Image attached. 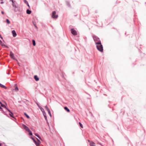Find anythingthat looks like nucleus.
<instances>
[{
    "instance_id": "1",
    "label": "nucleus",
    "mask_w": 146,
    "mask_h": 146,
    "mask_svg": "<svg viewBox=\"0 0 146 146\" xmlns=\"http://www.w3.org/2000/svg\"><path fill=\"white\" fill-rule=\"evenodd\" d=\"M93 39L96 45V48L98 50L101 52L103 51V47L101 44L100 38L96 36H94Z\"/></svg>"
},
{
    "instance_id": "2",
    "label": "nucleus",
    "mask_w": 146,
    "mask_h": 146,
    "mask_svg": "<svg viewBox=\"0 0 146 146\" xmlns=\"http://www.w3.org/2000/svg\"><path fill=\"white\" fill-rule=\"evenodd\" d=\"M19 6L18 4H17L13 7V9L15 12H17L19 10Z\"/></svg>"
},
{
    "instance_id": "3",
    "label": "nucleus",
    "mask_w": 146,
    "mask_h": 146,
    "mask_svg": "<svg viewBox=\"0 0 146 146\" xmlns=\"http://www.w3.org/2000/svg\"><path fill=\"white\" fill-rule=\"evenodd\" d=\"M56 12L55 11H53L52 13V17L53 19H56L58 17V15H56Z\"/></svg>"
},
{
    "instance_id": "4",
    "label": "nucleus",
    "mask_w": 146,
    "mask_h": 146,
    "mask_svg": "<svg viewBox=\"0 0 146 146\" xmlns=\"http://www.w3.org/2000/svg\"><path fill=\"white\" fill-rule=\"evenodd\" d=\"M71 32L72 34L74 35H76L77 34L76 31L74 29H71Z\"/></svg>"
},
{
    "instance_id": "5",
    "label": "nucleus",
    "mask_w": 146,
    "mask_h": 146,
    "mask_svg": "<svg viewBox=\"0 0 146 146\" xmlns=\"http://www.w3.org/2000/svg\"><path fill=\"white\" fill-rule=\"evenodd\" d=\"M10 55L11 58L13 59L14 60H17L15 58L14 54L11 51L10 52Z\"/></svg>"
},
{
    "instance_id": "6",
    "label": "nucleus",
    "mask_w": 146,
    "mask_h": 146,
    "mask_svg": "<svg viewBox=\"0 0 146 146\" xmlns=\"http://www.w3.org/2000/svg\"><path fill=\"white\" fill-rule=\"evenodd\" d=\"M23 126L24 129L27 131H28L30 129L27 127L26 125L24 124L23 125Z\"/></svg>"
},
{
    "instance_id": "7",
    "label": "nucleus",
    "mask_w": 146,
    "mask_h": 146,
    "mask_svg": "<svg viewBox=\"0 0 146 146\" xmlns=\"http://www.w3.org/2000/svg\"><path fill=\"white\" fill-rule=\"evenodd\" d=\"M37 141H36V142H34L36 146H39L40 142L38 139L37 138Z\"/></svg>"
},
{
    "instance_id": "8",
    "label": "nucleus",
    "mask_w": 146,
    "mask_h": 146,
    "mask_svg": "<svg viewBox=\"0 0 146 146\" xmlns=\"http://www.w3.org/2000/svg\"><path fill=\"white\" fill-rule=\"evenodd\" d=\"M12 33L14 37H15L17 35V33L15 30H14L12 31Z\"/></svg>"
},
{
    "instance_id": "9",
    "label": "nucleus",
    "mask_w": 146,
    "mask_h": 146,
    "mask_svg": "<svg viewBox=\"0 0 146 146\" xmlns=\"http://www.w3.org/2000/svg\"><path fill=\"white\" fill-rule=\"evenodd\" d=\"M0 87H1L4 88V89H6L7 88L5 85H3L2 84L0 83Z\"/></svg>"
},
{
    "instance_id": "10",
    "label": "nucleus",
    "mask_w": 146,
    "mask_h": 146,
    "mask_svg": "<svg viewBox=\"0 0 146 146\" xmlns=\"http://www.w3.org/2000/svg\"><path fill=\"white\" fill-rule=\"evenodd\" d=\"M38 107L39 108L41 111L43 113L45 112L44 110V109L40 106H38Z\"/></svg>"
},
{
    "instance_id": "11",
    "label": "nucleus",
    "mask_w": 146,
    "mask_h": 146,
    "mask_svg": "<svg viewBox=\"0 0 146 146\" xmlns=\"http://www.w3.org/2000/svg\"><path fill=\"white\" fill-rule=\"evenodd\" d=\"M34 78L36 81H38L39 80V79L37 75H35Z\"/></svg>"
},
{
    "instance_id": "12",
    "label": "nucleus",
    "mask_w": 146,
    "mask_h": 146,
    "mask_svg": "<svg viewBox=\"0 0 146 146\" xmlns=\"http://www.w3.org/2000/svg\"><path fill=\"white\" fill-rule=\"evenodd\" d=\"M66 4L69 7H71V5L70 3L68 2V1H66Z\"/></svg>"
},
{
    "instance_id": "13",
    "label": "nucleus",
    "mask_w": 146,
    "mask_h": 146,
    "mask_svg": "<svg viewBox=\"0 0 146 146\" xmlns=\"http://www.w3.org/2000/svg\"><path fill=\"white\" fill-rule=\"evenodd\" d=\"M26 12H27V13L28 14H30L31 13V10H29V9H27V10Z\"/></svg>"
},
{
    "instance_id": "14",
    "label": "nucleus",
    "mask_w": 146,
    "mask_h": 146,
    "mask_svg": "<svg viewBox=\"0 0 146 146\" xmlns=\"http://www.w3.org/2000/svg\"><path fill=\"white\" fill-rule=\"evenodd\" d=\"M90 146H96L95 143L93 142H90Z\"/></svg>"
},
{
    "instance_id": "15",
    "label": "nucleus",
    "mask_w": 146,
    "mask_h": 146,
    "mask_svg": "<svg viewBox=\"0 0 146 146\" xmlns=\"http://www.w3.org/2000/svg\"><path fill=\"white\" fill-rule=\"evenodd\" d=\"M43 115H44V117L45 120H46L47 121V117L46 115V113L45 112H44V113H43Z\"/></svg>"
},
{
    "instance_id": "16",
    "label": "nucleus",
    "mask_w": 146,
    "mask_h": 146,
    "mask_svg": "<svg viewBox=\"0 0 146 146\" xmlns=\"http://www.w3.org/2000/svg\"><path fill=\"white\" fill-rule=\"evenodd\" d=\"M64 109L65 110H66L68 112H69L70 111V110L66 107H64Z\"/></svg>"
},
{
    "instance_id": "17",
    "label": "nucleus",
    "mask_w": 146,
    "mask_h": 146,
    "mask_svg": "<svg viewBox=\"0 0 146 146\" xmlns=\"http://www.w3.org/2000/svg\"><path fill=\"white\" fill-rule=\"evenodd\" d=\"M47 111L48 113L49 114V115L50 117H51L52 116V115H51V113L49 109L48 110H47Z\"/></svg>"
},
{
    "instance_id": "18",
    "label": "nucleus",
    "mask_w": 146,
    "mask_h": 146,
    "mask_svg": "<svg viewBox=\"0 0 146 146\" xmlns=\"http://www.w3.org/2000/svg\"><path fill=\"white\" fill-rule=\"evenodd\" d=\"M17 4H18L17 3H16L15 1L14 2L12 3V5L13 7L14 6H15Z\"/></svg>"
},
{
    "instance_id": "19",
    "label": "nucleus",
    "mask_w": 146,
    "mask_h": 146,
    "mask_svg": "<svg viewBox=\"0 0 146 146\" xmlns=\"http://www.w3.org/2000/svg\"><path fill=\"white\" fill-rule=\"evenodd\" d=\"M13 90L15 91L16 92H17L19 90L17 86H16L15 88Z\"/></svg>"
},
{
    "instance_id": "20",
    "label": "nucleus",
    "mask_w": 146,
    "mask_h": 146,
    "mask_svg": "<svg viewBox=\"0 0 146 146\" xmlns=\"http://www.w3.org/2000/svg\"><path fill=\"white\" fill-rule=\"evenodd\" d=\"M0 104H1V106L2 107H4V108H5V109L7 108L3 104L0 102Z\"/></svg>"
},
{
    "instance_id": "21",
    "label": "nucleus",
    "mask_w": 146,
    "mask_h": 146,
    "mask_svg": "<svg viewBox=\"0 0 146 146\" xmlns=\"http://www.w3.org/2000/svg\"><path fill=\"white\" fill-rule=\"evenodd\" d=\"M33 44V46H35L36 45V42L35 40H32Z\"/></svg>"
},
{
    "instance_id": "22",
    "label": "nucleus",
    "mask_w": 146,
    "mask_h": 146,
    "mask_svg": "<svg viewBox=\"0 0 146 146\" xmlns=\"http://www.w3.org/2000/svg\"><path fill=\"white\" fill-rule=\"evenodd\" d=\"M28 132L29 133V134L30 135H33L32 131L30 130Z\"/></svg>"
},
{
    "instance_id": "23",
    "label": "nucleus",
    "mask_w": 146,
    "mask_h": 146,
    "mask_svg": "<svg viewBox=\"0 0 146 146\" xmlns=\"http://www.w3.org/2000/svg\"><path fill=\"white\" fill-rule=\"evenodd\" d=\"M24 114L26 116L27 118L28 119L30 118V117L26 113H25Z\"/></svg>"
},
{
    "instance_id": "24",
    "label": "nucleus",
    "mask_w": 146,
    "mask_h": 146,
    "mask_svg": "<svg viewBox=\"0 0 146 146\" xmlns=\"http://www.w3.org/2000/svg\"><path fill=\"white\" fill-rule=\"evenodd\" d=\"M6 109L9 112H10V113H11V114H12V115H13V113L10 110H9L7 108H6Z\"/></svg>"
},
{
    "instance_id": "25",
    "label": "nucleus",
    "mask_w": 146,
    "mask_h": 146,
    "mask_svg": "<svg viewBox=\"0 0 146 146\" xmlns=\"http://www.w3.org/2000/svg\"><path fill=\"white\" fill-rule=\"evenodd\" d=\"M6 22L7 23H8V24L10 23V22L8 19H6Z\"/></svg>"
},
{
    "instance_id": "26",
    "label": "nucleus",
    "mask_w": 146,
    "mask_h": 146,
    "mask_svg": "<svg viewBox=\"0 0 146 146\" xmlns=\"http://www.w3.org/2000/svg\"><path fill=\"white\" fill-rule=\"evenodd\" d=\"M1 45L2 46H5L7 48H8V47H9L8 46L5 45V44H1Z\"/></svg>"
},
{
    "instance_id": "27",
    "label": "nucleus",
    "mask_w": 146,
    "mask_h": 146,
    "mask_svg": "<svg viewBox=\"0 0 146 146\" xmlns=\"http://www.w3.org/2000/svg\"><path fill=\"white\" fill-rule=\"evenodd\" d=\"M79 125H80V127L82 128H83V125H82L81 123L80 122H79Z\"/></svg>"
},
{
    "instance_id": "28",
    "label": "nucleus",
    "mask_w": 146,
    "mask_h": 146,
    "mask_svg": "<svg viewBox=\"0 0 146 146\" xmlns=\"http://www.w3.org/2000/svg\"><path fill=\"white\" fill-rule=\"evenodd\" d=\"M31 138L32 139L34 142H36V140L35 139L32 137H31Z\"/></svg>"
},
{
    "instance_id": "29",
    "label": "nucleus",
    "mask_w": 146,
    "mask_h": 146,
    "mask_svg": "<svg viewBox=\"0 0 146 146\" xmlns=\"http://www.w3.org/2000/svg\"><path fill=\"white\" fill-rule=\"evenodd\" d=\"M45 107L46 110L49 109L47 106H45Z\"/></svg>"
},
{
    "instance_id": "30",
    "label": "nucleus",
    "mask_w": 146,
    "mask_h": 146,
    "mask_svg": "<svg viewBox=\"0 0 146 146\" xmlns=\"http://www.w3.org/2000/svg\"><path fill=\"white\" fill-rule=\"evenodd\" d=\"M13 115H12V114H11V113H10L9 114V115L11 116V117H12L14 118V117L13 116Z\"/></svg>"
},
{
    "instance_id": "31",
    "label": "nucleus",
    "mask_w": 146,
    "mask_h": 146,
    "mask_svg": "<svg viewBox=\"0 0 146 146\" xmlns=\"http://www.w3.org/2000/svg\"><path fill=\"white\" fill-rule=\"evenodd\" d=\"M24 2L25 3H27V1L26 0H23Z\"/></svg>"
},
{
    "instance_id": "32",
    "label": "nucleus",
    "mask_w": 146,
    "mask_h": 146,
    "mask_svg": "<svg viewBox=\"0 0 146 146\" xmlns=\"http://www.w3.org/2000/svg\"><path fill=\"white\" fill-rule=\"evenodd\" d=\"M11 1L12 2V3L14 2L15 1H14L13 0H10L9 1Z\"/></svg>"
},
{
    "instance_id": "33",
    "label": "nucleus",
    "mask_w": 146,
    "mask_h": 146,
    "mask_svg": "<svg viewBox=\"0 0 146 146\" xmlns=\"http://www.w3.org/2000/svg\"><path fill=\"white\" fill-rule=\"evenodd\" d=\"M26 4L27 5V6H28V7H30L29 5V3H28V2H27V3H26Z\"/></svg>"
},
{
    "instance_id": "34",
    "label": "nucleus",
    "mask_w": 146,
    "mask_h": 146,
    "mask_svg": "<svg viewBox=\"0 0 146 146\" xmlns=\"http://www.w3.org/2000/svg\"><path fill=\"white\" fill-rule=\"evenodd\" d=\"M35 135L37 137H39V135L38 134H36V133H35Z\"/></svg>"
},
{
    "instance_id": "35",
    "label": "nucleus",
    "mask_w": 146,
    "mask_h": 146,
    "mask_svg": "<svg viewBox=\"0 0 146 146\" xmlns=\"http://www.w3.org/2000/svg\"><path fill=\"white\" fill-rule=\"evenodd\" d=\"M2 41L0 40V44H2Z\"/></svg>"
},
{
    "instance_id": "36",
    "label": "nucleus",
    "mask_w": 146,
    "mask_h": 146,
    "mask_svg": "<svg viewBox=\"0 0 146 146\" xmlns=\"http://www.w3.org/2000/svg\"><path fill=\"white\" fill-rule=\"evenodd\" d=\"M38 137L41 140H42V139L39 136Z\"/></svg>"
},
{
    "instance_id": "37",
    "label": "nucleus",
    "mask_w": 146,
    "mask_h": 146,
    "mask_svg": "<svg viewBox=\"0 0 146 146\" xmlns=\"http://www.w3.org/2000/svg\"><path fill=\"white\" fill-rule=\"evenodd\" d=\"M1 13L3 14H4V12L3 11H1Z\"/></svg>"
},
{
    "instance_id": "38",
    "label": "nucleus",
    "mask_w": 146,
    "mask_h": 146,
    "mask_svg": "<svg viewBox=\"0 0 146 146\" xmlns=\"http://www.w3.org/2000/svg\"><path fill=\"white\" fill-rule=\"evenodd\" d=\"M0 38H1V39H3V38L2 37V36H1V35H0Z\"/></svg>"
},
{
    "instance_id": "39",
    "label": "nucleus",
    "mask_w": 146,
    "mask_h": 146,
    "mask_svg": "<svg viewBox=\"0 0 146 146\" xmlns=\"http://www.w3.org/2000/svg\"><path fill=\"white\" fill-rule=\"evenodd\" d=\"M88 142H89L90 143V142H91L90 141V140H88Z\"/></svg>"
},
{
    "instance_id": "40",
    "label": "nucleus",
    "mask_w": 146,
    "mask_h": 146,
    "mask_svg": "<svg viewBox=\"0 0 146 146\" xmlns=\"http://www.w3.org/2000/svg\"><path fill=\"white\" fill-rule=\"evenodd\" d=\"M1 4H3V1H1Z\"/></svg>"
},
{
    "instance_id": "41",
    "label": "nucleus",
    "mask_w": 146,
    "mask_h": 146,
    "mask_svg": "<svg viewBox=\"0 0 146 146\" xmlns=\"http://www.w3.org/2000/svg\"><path fill=\"white\" fill-rule=\"evenodd\" d=\"M0 109H1V110H2V108L0 106Z\"/></svg>"
},
{
    "instance_id": "42",
    "label": "nucleus",
    "mask_w": 146,
    "mask_h": 146,
    "mask_svg": "<svg viewBox=\"0 0 146 146\" xmlns=\"http://www.w3.org/2000/svg\"><path fill=\"white\" fill-rule=\"evenodd\" d=\"M34 25H35V27H36V26L35 25V24H34Z\"/></svg>"
},
{
    "instance_id": "43",
    "label": "nucleus",
    "mask_w": 146,
    "mask_h": 146,
    "mask_svg": "<svg viewBox=\"0 0 146 146\" xmlns=\"http://www.w3.org/2000/svg\"><path fill=\"white\" fill-rule=\"evenodd\" d=\"M1 143H0V146H1Z\"/></svg>"
},
{
    "instance_id": "44",
    "label": "nucleus",
    "mask_w": 146,
    "mask_h": 146,
    "mask_svg": "<svg viewBox=\"0 0 146 146\" xmlns=\"http://www.w3.org/2000/svg\"><path fill=\"white\" fill-rule=\"evenodd\" d=\"M37 106H39L38 104H37Z\"/></svg>"
},
{
    "instance_id": "45",
    "label": "nucleus",
    "mask_w": 146,
    "mask_h": 146,
    "mask_svg": "<svg viewBox=\"0 0 146 146\" xmlns=\"http://www.w3.org/2000/svg\"><path fill=\"white\" fill-rule=\"evenodd\" d=\"M1 1H3V0H1Z\"/></svg>"
}]
</instances>
